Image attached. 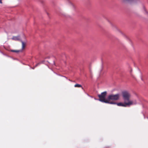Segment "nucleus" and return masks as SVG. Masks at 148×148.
<instances>
[{"label":"nucleus","mask_w":148,"mask_h":148,"mask_svg":"<svg viewBox=\"0 0 148 148\" xmlns=\"http://www.w3.org/2000/svg\"><path fill=\"white\" fill-rule=\"evenodd\" d=\"M107 94V92L105 91L102 92L101 94L98 95V96L99 97V100L106 103H109V101L108 100V98L107 99L105 98Z\"/></svg>","instance_id":"3"},{"label":"nucleus","mask_w":148,"mask_h":148,"mask_svg":"<svg viewBox=\"0 0 148 148\" xmlns=\"http://www.w3.org/2000/svg\"><path fill=\"white\" fill-rule=\"evenodd\" d=\"M21 42L22 43V50H23L25 48V46L26 43L22 40H21Z\"/></svg>","instance_id":"6"},{"label":"nucleus","mask_w":148,"mask_h":148,"mask_svg":"<svg viewBox=\"0 0 148 148\" xmlns=\"http://www.w3.org/2000/svg\"><path fill=\"white\" fill-rule=\"evenodd\" d=\"M123 1H128L130 2H134V1H136V0H123Z\"/></svg>","instance_id":"10"},{"label":"nucleus","mask_w":148,"mask_h":148,"mask_svg":"<svg viewBox=\"0 0 148 148\" xmlns=\"http://www.w3.org/2000/svg\"><path fill=\"white\" fill-rule=\"evenodd\" d=\"M120 97V94L119 93H117L115 95L111 94L109 95L108 97V100L109 103H108L111 104H116V103L112 101H116L119 99Z\"/></svg>","instance_id":"1"},{"label":"nucleus","mask_w":148,"mask_h":148,"mask_svg":"<svg viewBox=\"0 0 148 148\" xmlns=\"http://www.w3.org/2000/svg\"><path fill=\"white\" fill-rule=\"evenodd\" d=\"M122 95L123 99L124 102H129V101H131L132 103V105L136 103H134L133 101L130 100L131 95L128 92L126 91H123L122 92Z\"/></svg>","instance_id":"2"},{"label":"nucleus","mask_w":148,"mask_h":148,"mask_svg":"<svg viewBox=\"0 0 148 148\" xmlns=\"http://www.w3.org/2000/svg\"><path fill=\"white\" fill-rule=\"evenodd\" d=\"M143 9H144V11L147 14V12L146 11V9H145V7L144 6H143Z\"/></svg>","instance_id":"12"},{"label":"nucleus","mask_w":148,"mask_h":148,"mask_svg":"<svg viewBox=\"0 0 148 148\" xmlns=\"http://www.w3.org/2000/svg\"><path fill=\"white\" fill-rule=\"evenodd\" d=\"M22 51V50H11V51L12 52H15L16 53H18L20 52H21Z\"/></svg>","instance_id":"8"},{"label":"nucleus","mask_w":148,"mask_h":148,"mask_svg":"<svg viewBox=\"0 0 148 148\" xmlns=\"http://www.w3.org/2000/svg\"><path fill=\"white\" fill-rule=\"evenodd\" d=\"M117 105L118 106H121L123 107H126L127 106H130L132 105V103L131 101H129V102H124V103H116Z\"/></svg>","instance_id":"4"},{"label":"nucleus","mask_w":148,"mask_h":148,"mask_svg":"<svg viewBox=\"0 0 148 148\" xmlns=\"http://www.w3.org/2000/svg\"><path fill=\"white\" fill-rule=\"evenodd\" d=\"M74 87H81L82 88H83V87L81 85L78 84H75L74 86Z\"/></svg>","instance_id":"7"},{"label":"nucleus","mask_w":148,"mask_h":148,"mask_svg":"<svg viewBox=\"0 0 148 148\" xmlns=\"http://www.w3.org/2000/svg\"><path fill=\"white\" fill-rule=\"evenodd\" d=\"M71 5H73V4H71Z\"/></svg>","instance_id":"16"},{"label":"nucleus","mask_w":148,"mask_h":148,"mask_svg":"<svg viewBox=\"0 0 148 148\" xmlns=\"http://www.w3.org/2000/svg\"><path fill=\"white\" fill-rule=\"evenodd\" d=\"M62 57L63 58H65L66 57V56L65 53H63L62 54Z\"/></svg>","instance_id":"11"},{"label":"nucleus","mask_w":148,"mask_h":148,"mask_svg":"<svg viewBox=\"0 0 148 148\" xmlns=\"http://www.w3.org/2000/svg\"><path fill=\"white\" fill-rule=\"evenodd\" d=\"M40 64V63L37 64L34 67H32V69H34L35 67H36L38 66V65H39Z\"/></svg>","instance_id":"9"},{"label":"nucleus","mask_w":148,"mask_h":148,"mask_svg":"<svg viewBox=\"0 0 148 148\" xmlns=\"http://www.w3.org/2000/svg\"><path fill=\"white\" fill-rule=\"evenodd\" d=\"M69 81H71L70 79H69Z\"/></svg>","instance_id":"15"},{"label":"nucleus","mask_w":148,"mask_h":148,"mask_svg":"<svg viewBox=\"0 0 148 148\" xmlns=\"http://www.w3.org/2000/svg\"><path fill=\"white\" fill-rule=\"evenodd\" d=\"M12 39L15 40H20V37L19 36H13L12 38Z\"/></svg>","instance_id":"5"},{"label":"nucleus","mask_w":148,"mask_h":148,"mask_svg":"<svg viewBox=\"0 0 148 148\" xmlns=\"http://www.w3.org/2000/svg\"><path fill=\"white\" fill-rule=\"evenodd\" d=\"M2 3V2L1 1V4Z\"/></svg>","instance_id":"14"},{"label":"nucleus","mask_w":148,"mask_h":148,"mask_svg":"<svg viewBox=\"0 0 148 148\" xmlns=\"http://www.w3.org/2000/svg\"><path fill=\"white\" fill-rule=\"evenodd\" d=\"M104 148H110V147L109 146H107L105 147Z\"/></svg>","instance_id":"13"}]
</instances>
